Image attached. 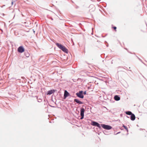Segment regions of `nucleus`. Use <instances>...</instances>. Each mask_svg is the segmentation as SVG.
I'll return each instance as SVG.
<instances>
[{
  "label": "nucleus",
  "mask_w": 147,
  "mask_h": 147,
  "mask_svg": "<svg viewBox=\"0 0 147 147\" xmlns=\"http://www.w3.org/2000/svg\"><path fill=\"white\" fill-rule=\"evenodd\" d=\"M76 95L78 97L82 99L84 97L83 94V90L79 91L76 93Z\"/></svg>",
  "instance_id": "4"
},
{
  "label": "nucleus",
  "mask_w": 147,
  "mask_h": 147,
  "mask_svg": "<svg viewBox=\"0 0 147 147\" xmlns=\"http://www.w3.org/2000/svg\"><path fill=\"white\" fill-rule=\"evenodd\" d=\"M83 95L86 94V91H84V92L83 91Z\"/></svg>",
  "instance_id": "19"
},
{
  "label": "nucleus",
  "mask_w": 147,
  "mask_h": 147,
  "mask_svg": "<svg viewBox=\"0 0 147 147\" xmlns=\"http://www.w3.org/2000/svg\"><path fill=\"white\" fill-rule=\"evenodd\" d=\"M114 99L116 101H118L120 99L119 95H115L114 96Z\"/></svg>",
  "instance_id": "10"
},
{
  "label": "nucleus",
  "mask_w": 147,
  "mask_h": 147,
  "mask_svg": "<svg viewBox=\"0 0 147 147\" xmlns=\"http://www.w3.org/2000/svg\"><path fill=\"white\" fill-rule=\"evenodd\" d=\"M25 49L23 46H21L19 47L18 48L17 51L18 52L20 53H22L25 51Z\"/></svg>",
  "instance_id": "6"
},
{
  "label": "nucleus",
  "mask_w": 147,
  "mask_h": 147,
  "mask_svg": "<svg viewBox=\"0 0 147 147\" xmlns=\"http://www.w3.org/2000/svg\"><path fill=\"white\" fill-rule=\"evenodd\" d=\"M142 130H145V129H142Z\"/></svg>",
  "instance_id": "39"
},
{
  "label": "nucleus",
  "mask_w": 147,
  "mask_h": 147,
  "mask_svg": "<svg viewBox=\"0 0 147 147\" xmlns=\"http://www.w3.org/2000/svg\"><path fill=\"white\" fill-rule=\"evenodd\" d=\"M111 63H113V62H112H112H111Z\"/></svg>",
  "instance_id": "44"
},
{
  "label": "nucleus",
  "mask_w": 147,
  "mask_h": 147,
  "mask_svg": "<svg viewBox=\"0 0 147 147\" xmlns=\"http://www.w3.org/2000/svg\"><path fill=\"white\" fill-rule=\"evenodd\" d=\"M123 127L124 128V129H125V130H126L127 132L128 131V128H127L126 126L124 125V124H123Z\"/></svg>",
  "instance_id": "15"
},
{
  "label": "nucleus",
  "mask_w": 147,
  "mask_h": 147,
  "mask_svg": "<svg viewBox=\"0 0 147 147\" xmlns=\"http://www.w3.org/2000/svg\"><path fill=\"white\" fill-rule=\"evenodd\" d=\"M107 35V34H106L105 36H103L102 35V37L103 38L105 37Z\"/></svg>",
  "instance_id": "21"
},
{
  "label": "nucleus",
  "mask_w": 147,
  "mask_h": 147,
  "mask_svg": "<svg viewBox=\"0 0 147 147\" xmlns=\"http://www.w3.org/2000/svg\"><path fill=\"white\" fill-rule=\"evenodd\" d=\"M37 99H38V102H41L42 101V100L40 98V99H38V98L37 97Z\"/></svg>",
  "instance_id": "18"
},
{
  "label": "nucleus",
  "mask_w": 147,
  "mask_h": 147,
  "mask_svg": "<svg viewBox=\"0 0 147 147\" xmlns=\"http://www.w3.org/2000/svg\"><path fill=\"white\" fill-rule=\"evenodd\" d=\"M102 126L104 129L107 130H110L112 128V127L111 125L104 124H102Z\"/></svg>",
  "instance_id": "5"
},
{
  "label": "nucleus",
  "mask_w": 147,
  "mask_h": 147,
  "mask_svg": "<svg viewBox=\"0 0 147 147\" xmlns=\"http://www.w3.org/2000/svg\"><path fill=\"white\" fill-rule=\"evenodd\" d=\"M22 79H24V78H25L24 77H22Z\"/></svg>",
  "instance_id": "25"
},
{
  "label": "nucleus",
  "mask_w": 147,
  "mask_h": 147,
  "mask_svg": "<svg viewBox=\"0 0 147 147\" xmlns=\"http://www.w3.org/2000/svg\"><path fill=\"white\" fill-rule=\"evenodd\" d=\"M105 43H107V42L106 41H105Z\"/></svg>",
  "instance_id": "36"
},
{
  "label": "nucleus",
  "mask_w": 147,
  "mask_h": 147,
  "mask_svg": "<svg viewBox=\"0 0 147 147\" xmlns=\"http://www.w3.org/2000/svg\"><path fill=\"white\" fill-rule=\"evenodd\" d=\"M136 57L138 58L139 59V60L142 63H143L144 65H146L144 63H143V62L142 61V60L140 59L139 57H138L136 55Z\"/></svg>",
  "instance_id": "16"
},
{
  "label": "nucleus",
  "mask_w": 147,
  "mask_h": 147,
  "mask_svg": "<svg viewBox=\"0 0 147 147\" xmlns=\"http://www.w3.org/2000/svg\"><path fill=\"white\" fill-rule=\"evenodd\" d=\"M105 131V133H106V132H106V131Z\"/></svg>",
  "instance_id": "37"
},
{
  "label": "nucleus",
  "mask_w": 147,
  "mask_h": 147,
  "mask_svg": "<svg viewBox=\"0 0 147 147\" xmlns=\"http://www.w3.org/2000/svg\"><path fill=\"white\" fill-rule=\"evenodd\" d=\"M112 28H113L115 30V32H116L117 31V30H116L117 27H116L115 26H112Z\"/></svg>",
  "instance_id": "17"
},
{
  "label": "nucleus",
  "mask_w": 147,
  "mask_h": 147,
  "mask_svg": "<svg viewBox=\"0 0 147 147\" xmlns=\"http://www.w3.org/2000/svg\"><path fill=\"white\" fill-rule=\"evenodd\" d=\"M74 101L75 102H76V103H78L79 104H82L84 103V102L82 101H81L80 100L78 99H75L74 100Z\"/></svg>",
  "instance_id": "9"
},
{
  "label": "nucleus",
  "mask_w": 147,
  "mask_h": 147,
  "mask_svg": "<svg viewBox=\"0 0 147 147\" xmlns=\"http://www.w3.org/2000/svg\"><path fill=\"white\" fill-rule=\"evenodd\" d=\"M70 96V94L67 90H65L64 92V94L63 95V99H65L68 96Z\"/></svg>",
  "instance_id": "7"
},
{
  "label": "nucleus",
  "mask_w": 147,
  "mask_h": 147,
  "mask_svg": "<svg viewBox=\"0 0 147 147\" xmlns=\"http://www.w3.org/2000/svg\"><path fill=\"white\" fill-rule=\"evenodd\" d=\"M1 32H3V30L2 29H1Z\"/></svg>",
  "instance_id": "26"
},
{
  "label": "nucleus",
  "mask_w": 147,
  "mask_h": 147,
  "mask_svg": "<svg viewBox=\"0 0 147 147\" xmlns=\"http://www.w3.org/2000/svg\"><path fill=\"white\" fill-rule=\"evenodd\" d=\"M50 19L52 20H53V18L51 17L50 18Z\"/></svg>",
  "instance_id": "23"
},
{
  "label": "nucleus",
  "mask_w": 147,
  "mask_h": 147,
  "mask_svg": "<svg viewBox=\"0 0 147 147\" xmlns=\"http://www.w3.org/2000/svg\"><path fill=\"white\" fill-rule=\"evenodd\" d=\"M136 119V117L134 113H132L130 115V119L131 121H134Z\"/></svg>",
  "instance_id": "12"
},
{
  "label": "nucleus",
  "mask_w": 147,
  "mask_h": 147,
  "mask_svg": "<svg viewBox=\"0 0 147 147\" xmlns=\"http://www.w3.org/2000/svg\"><path fill=\"white\" fill-rule=\"evenodd\" d=\"M120 133V132H118L116 134L117 135V134H119Z\"/></svg>",
  "instance_id": "24"
},
{
  "label": "nucleus",
  "mask_w": 147,
  "mask_h": 147,
  "mask_svg": "<svg viewBox=\"0 0 147 147\" xmlns=\"http://www.w3.org/2000/svg\"><path fill=\"white\" fill-rule=\"evenodd\" d=\"M42 57V56H41V57L39 59V60H40V59H41V58Z\"/></svg>",
  "instance_id": "28"
},
{
  "label": "nucleus",
  "mask_w": 147,
  "mask_h": 147,
  "mask_svg": "<svg viewBox=\"0 0 147 147\" xmlns=\"http://www.w3.org/2000/svg\"><path fill=\"white\" fill-rule=\"evenodd\" d=\"M89 8H92V10L91 11H94L95 9V7L93 5H91L89 6Z\"/></svg>",
  "instance_id": "13"
},
{
  "label": "nucleus",
  "mask_w": 147,
  "mask_h": 147,
  "mask_svg": "<svg viewBox=\"0 0 147 147\" xmlns=\"http://www.w3.org/2000/svg\"><path fill=\"white\" fill-rule=\"evenodd\" d=\"M129 53H131V52H128Z\"/></svg>",
  "instance_id": "38"
},
{
  "label": "nucleus",
  "mask_w": 147,
  "mask_h": 147,
  "mask_svg": "<svg viewBox=\"0 0 147 147\" xmlns=\"http://www.w3.org/2000/svg\"><path fill=\"white\" fill-rule=\"evenodd\" d=\"M97 1H100V0H97Z\"/></svg>",
  "instance_id": "35"
},
{
  "label": "nucleus",
  "mask_w": 147,
  "mask_h": 147,
  "mask_svg": "<svg viewBox=\"0 0 147 147\" xmlns=\"http://www.w3.org/2000/svg\"><path fill=\"white\" fill-rule=\"evenodd\" d=\"M128 70L129 71H131V70Z\"/></svg>",
  "instance_id": "32"
},
{
  "label": "nucleus",
  "mask_w": 147,
  "mask_h": 147,
  "mask_svg": "<svg viewBox=\"0 0 147 147\" xmlns=\"http://www.w3.org/2000/svg\"><path fill=\"white\" fill-rule=\"evenodd\" d=\"M108 46H109V45H108H108H107V47H108Z\"/></svg>",
  "instance_id": "33"
},
{
  "label": "nucleus",
  "mask_w": 147,
  "mask_h": 147,
  "mask_svg": "<svg viewBox=\"0 0 147 147\" xmlns=\"http://www.w3.org/2000/svg\"><path fill=\"white\" fill-rule=\"evenodd\" d=\"M125 114L127 115H131L133 113L129 111H126L125 112Z\"/></svg>",
  "instance_id": "14"
},
{
  "label": "nucleus",
  "mask_w": 147,
  "mask_h": 147,
  "mask_svg": "<svg viewBox=\"0 0 147 147\" xmlns=\"http://www.w3.org/2000/svg\"><path fill=\"white\" fill-rule=\"evenodd\" d=\"M126 117H127V118H129V117L127 116H126Z\"/></svg>",
  "instance_id": "31"
},
{
  "label": "nucleus",
  "mask_w": 147,
  "mask_h": 147,
  "mask_svg": "<svg viewBox=\"0 0 147 147\" xmlns=\"http://www.w3.org/2000/svg\"><path fill=\"white\" fill-rule=\"evenodd\" d=\"M55 45L59 49L62 50L63 52L66 53H68V50L64 46L58 42L56 43Z\"/></svg>",
  "instance_id": "1"
},
{
  "label": "nucleus",
  "mask_w": 147,
  "mask_h": 147,
  "mask_svg": "<svg viewBox=\"0 0 147 147\" xmlns=\"http://www.w3.org/2000/svg\"><path fill=\"white\" fill-rule=\"evenodd\" d=\"M55 90L54 89L48 91L46 94L47 95H50L54 93L55 92Z\"/></svg>",
  "instance_id": "8"
},
{
  "label": "nucleus",
  "mask_w": 147,
  "mask_h": 147,
  "mask_svg": "<svg viewBox=\"0 0 147 147\" xmlns=\"http://www.w3.org/2000/svg\"><path fill=\"white\" fill-rule=\"evenodd\" d=\"M91 122L90 124L91 125L93 126L97 127L100 129H102V124H100L98 123L93 120H91Z\"/></svg>",
  "instance_id": "3"
},
{
  "label": "nucleus",
  "mask_w": 147,
  "mask_h": 147,
  "mask_svg": "<svg viewBox=\"0 0 147 147\" xmlns=\"http://www.w3.org/2000/svg\"><path fill=\"white\" fill-rule=\"evenodd\" d=\"M50 106L51 107H53V108H55V107H55V106H51V105H50Z\"/></svg>",
  "instance_id": "22"
},
{
  "label": "nucleus",
  "mask_w": 147,
  "mask_h": 147,
  "mask_svg": "<svg viewBox=\"0 0 147 147\" xmlns=\"http://www.w3.org/2000/svg\"><path fill=\"white\" fill-rule=\"evenodd\" d=\"M33 32H34H34H35V31H34V30H33Z\"/></svg>",
  "instance_id": "30"
},
{
  "label": "nucleus",
  "mask_w": 147,
  "mask_h": 147,
  "mask_svg": "<svg viewBox=\"0 0 147 147\" xmlns=\"http://www.w3.org/2000/svg\"><path fill=\"white\" fill-rule=\"evenodd\" d=\"M142 129H140V130H141Z\"/></svg>",
  "instance_id": "42"
},
{
  "label": "nucleus",
  "mask_w": 147,
  "mask_h": 147,
  "mask_svg": "<svg viewBox=\"0 0 147 147\" xmlns=\"http://www.w3.org/2000/svg\"><path fill=\"white\" fill-rule=\"evenodd\" d=\"M24 54L25 56L27 57H29L30 55L28 51L26 50H25L24 52Z\"/></svg>",
  "instance_id": "11"
},
{
  "label": "nucleus",
  "mask_w": 147,
  "mask_h": 147,
  "mask_svg": "<svg viewBox=\"0 0 147 147\" xmlns=\"http://www.w3.org/2000/svg\"><path fill=\"white\" fill-rule=\"evenodd\" d=\"M72 2L73 3H74V2L72 1Z\"/></svg>",
  "instance_id": "41"
},
{
  "label": "nucleus",
  "mask_w": 147,
  "mask_h": 147,
  "mask_svg": "<svg viewBox=\"0 0 147 147\" xmlns=\"http://www.w3.org/2000/svg\"><path fill=\"white\" fill-rule=\"evenodd\" d=\"M129 68L130 69V67H129Z\"/></svg>",
  "instance_id": "45"
},
{
  "label": "nucleus",
  "mask_w": 147,
  "mask_h": 147,
  "mask_svg": "<svg viewBox=\"0 0 147 147\" xmlns=\"http://www.w3.org/2000/svg\"><path fill=\"white\" fill-rule=\"evenodd\" d=\"M125 49L126 50H127V48H125Z\"/></svg>",
  "instance_id": "34"
},
{
  "label": "nucleus",
  "mask_w": 147,
  "mask_h": 147,
  "mask_svg": "<svg viewBox=\"0 0 147 147\" xmlns=\"http://www.w3.org/2000/svg\"><path fill=\"white\" fill-rule=\"evenodd\" d=\"M103 132H104V134H106V133L105 132V131H103Z\"/></svg>",
  "instance_id": "27"
},
{
  "label": "nucleus",
  "mask_w": 147,
  "mask_h": 147,
  "mask_svg": "<svg viewBox=\"0 0 147 147\" xmlns=\"http://www.w3.org/2000/svg\"><path fill=\"white\" fill-rule=\"evenodd\" d=\"M128 132H127V135H128Z\"/></svg>",
  "instance_id": "40"
},
{
  "label": "nucleus",
  "mask_w": 147,
  "mask_h": 147,
  "mask_svg": "<svg viewBox=\"0 0 147 147\" xmlns=\"http://www.w3.org/2000/svg\"><path fill=\"white\" fill-rule=\"evenodd\" d=\"M2 15H3V16H4L5 15V14H4V13H3L2 14Z\"/></svg>",
  "instance_id": "29"
},
{
  "label": "nucleus",
  "mask_w": 147,
  "mask_h": 147,
  "mask_svg": "<svg viewBox=\"0 0 147 147\" xmlns=\"http://www.w3.org/2000/svg\"><path fill=\"white\" fill-rule=\"evenodd\" d=\"M86 109V106L83 105L80 109V115L81 117L80 119H82L84 117V113Z\"/></svg>",
  "instance_id": "2"
},
{
  "label": "nucleus",
  "mask_w": 147,
  "mask_h": 147,
  "mask_svg": "<svg viewBox=\"0 0 147 147\" xmlns=\"http://www.w3.org/2000/svg\"><path fill=\"white\" fill-rule=\"evenodd\" d=\"M14 2H15V1H13V0H12L11 1V5H12L13 4V3Z\"/></svg>",
  "instance_id": "20"
},
{
  "label": "nucleus",
  "mask_w": 147,
  "mask_h": 147,
  "mask_svg": "<svg viewBox=\"0 0 147 147\" xmlns=\"http://www.w3.org/2000/svg\"><path fill=\"white\" fill-rule=\"evenodd\" d=\"M122 114H121V116H122Z\"/></svg>",
  "instance_id": "43"
}]
</instances>
